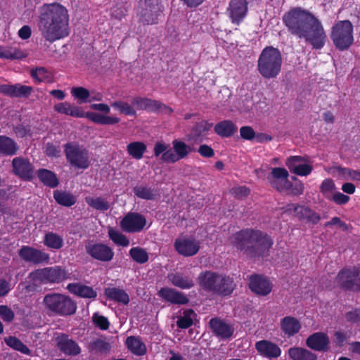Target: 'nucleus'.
<instances>
[{"label": "nucleus", "instance_id": "f257e3e1", "mask_svg": "<svg viewBox=\"0 0 360 360\" xmlns=\"http://www.w3.org/2000/svg\"><path fill=\"white\" fill-rule=\"evenodd\" d=\"M283 20L292 34L304 39L314 49H321L325 45L326 34L323 25L309 11L294 8L283 15Z\"/></svg>", "mask_w": 360, "mask_h": 360}, {"label": "nucleus", "instance_id": "f03ea898", "mask_svg": "<svg viewBox=\"0 0 360 360\" xmlns=\"http://www.w3.org/2000/svg\"><path fill=\"white\" fill-rule=\"evenodd\" d=\"M69 20L68 11L63 5L44 4L39 8L38 29L43 38L53 42L69 34Z\"/></svg>", "mask_w": 360, "mask_h": 360}, {"label": "nucleus", "instance_id": "7ed1b4c3", "mask_svg": "<svg viewBox=\"0 0 360 360\" xmlns=\"http://www.w3.org/2000/svg\"><path fill=\"white\" fill-rule=\"evenodd\" d=\"M231 243L251 257H263L271 248L273 242L259 231L244 230L233 235Z\"/></svg>", "mask_w": 360, "mask_h": 360}, {"label": "nucleus", "instance_id": "20e7f679", "mask_svg": "<svg viewBox=\"0 0 360 360\" xmlns=\"http://www.w3.org/2000/svg\"><path fill=\"white\" fill-rule=\"evenodd\" d=\"M29 278L33 283H59L67 278V273L61 266H54L32 271ZM35 289L34 284L20 283L18 287V296L20 298L26 297Z\"/></svg>", "mask_w": 360, "mask_h": 360}, {"label": "nucleus", "instance_id": "39448f33", "mask_svg": "<svg viewBox=\"0 0 360 360\" xmlns=\"http://www.w3.org/2000/svg\"><path fill=\"white\" fill-rule=\"evenodd\" d=\"M172 148L162 142L158 141L154 146V155L160 157V160L167 163H175L186 158L193 151L191 146L182 140L174 139L172 142Z\"/></svg>", "mask_w": 360, "mask_h": 360}, {"label": "nucleus", "instance_id": "423d86ee", "mask_svg": "<svg viewBox=\"0 0 360 360\" xmlns=\"http://www.w3.org/2000/svg\"><path fill=\"white\" fill-rule=\"evenodd\" d=\"M54 110L58 113L75 117H86L94 123L103 125H112L120 122V119L115 116L99 115V113L94 112H85L81 107L72 105L68 102L56 104Z\"/></svg>", "mask_w": 360, "mask_h": 360}, {"label": "nucleus", "instance_id": "0eeeda50", "mask_svg": "<svg viewBox=\"0 0 360 360\" xmlns=\"http://www.w3.org/2000/svg\"><path fill=\"white\" fill-rule=\"evenodd\" d=\"M282 58L280 51L274 47H266L262 51L257 64L261 75L267 79L276 77L281 72Z\"/></svg>", "mask_w": 360, "mask_h": 360}, {"label": "nucleus", "instance_id": "6e6552de", "mask_svg": "<svg viewBox=\"0 0 360 360\" xmlns=\"http://www.w3.org/2000/svg\"><path fill=\"white\" fill-rule=\"evenodd\" d=\"M43 304L49 312L61 316L73 314L77 309L76 304L69 297L58 293L45 295Z\"/></svg>", "mask_w": 360, "mask_h": 360}, {"label": "nucleus", "instance_id": "1a4fd4ad", "mask_svg": "<svg viewBox=\"0 0 360 360\" xmlns=\"http://www.w3.org/2000/svg\"><path fill=\"white\" fill-rule=\"evenodd\" d=\"M65 153L68 162L75 168L86 169L91 165L90 153L82 145L68 143L65 146Z\"/></svg>", "mask_w": 360, "mask_h": 360}, {"label": "nucleus", "instance_id": "9d476101", "mask_svg": "<svg viewBox=\"0 0 360 360\" xmlns=\"http://www.w3.org/2000/svg\"><path fill=\"white\" fill-rule=\"evenodd\" d=\"M330 37L340 50L348 49L353 43V25L349 20L338 21L332 28Z\"/></svg>", "mask_w": 360, "mask_h": 360}, {"label": "nucleus", "instance_id": "9b49d317", "mask_svg": "<svg viewBox=\"0 0 360 360\" xmlns=\"http://www.w3.org/2000/svg\"><path fill=\"white\" fill-rule=\"evenodd\" d=\"M336 285L347 290H360V269L356 267L342 269L336 276Z\"/></svg>", "mask_w": 360, "mask_h": 360}, {"label": "nucleus", "instance_id": "f8f14e48", "mask_svg": "<svg viewBox=\"0 0 360 360\" xmlns=\"http://www.w3.org/2000/svg\"><path fill=\"white\" fill-rule=\"evenodd\" d=\"M146 224V217L143 214L135 212H128L120 223L121 229L127 233L141 232Z\"/></svg>", "mask_w": 360, "mask_h": 360}, {"label": "nucleus", "instance_id": "ddd939ff", "mask_svg": "<svg viewBox=\"0 0 360 360\" xmlns=\"http://www.w3.org/2000/svg\"><path fill=\"white\" fill-rule=\"evenodd\" d=\"M160 12L158 0H144L139 8L140 20L147 24L156 23Z\"/></svg>", "mask_w": 360, "mask_h": 360}, {"label": "nucleus", "instance_id": "4468645a", "mask_svg": "<svg viewBox=\"0 0 360 360\" xmlns=\"http://www.w3.org/2000/svg\"><path fill=\"white\" fill-rule=\"evenodd\" d=\"M176 252L185 257L196 255L200 250V243L193 236H181L174 242Z\"/></svg>", "mask_w": 360, "mask_h": 360}, {"label": "nucleus", "instance_id": "2eb2a0df", "mask_svg": "<svg viewBox=\"0 0 360 360\" xmlns=\"http://www.w3.org/2000/svg\"><path fill=\"white\" fill-rule=\"evenodd\" d=\"M86 252L94 259L108 262L114 257L113 250L108 245L101 243H90L86 245Z\"/></svg>", "mask_w": 360, "mask_h": 360}, {"label": "nucleus", "instance_id": "dca6fc26", "mask_svg": "<svg viewBox=\"0 0 360 360\" xmlns=\"http://www.w3.org/2000/svg\"><path fill=\"white\" fill-rule=\"evenodd\" d=\"M285 164L291 172L299 176H307L312 171L311 162L300 156H292L288 158Z\"/></svg>", "mask_w": 360, "mask_h": 360}, {"label": "nucleus", "instance_id": "f3484780", "mask_svg": "<svg viewBox=\"0 0 360 360\" xmlns=\"http://www.w3.org/2000/svg\"><path fill=\"white\" fill-rule=\"evenodd\" d=\"M19 255L25 262L34 264L48 262L49 260L47 253L30 246H23L19 251Z\"/></svg>", "mask_w": 360, "mask_h": 360}, {"label": "nucleus", "instance_id": "a211bd4d", "mask_svg": "<svg viewBox=\"0 0 360 360\" xmlns=\"http://www.w3.org/2000/svg\"><path fill=\"white\" fill-rule=\"evenodd\" d=\"M288 172L285 168L275 167L272 169L269 181L273 187L279 191H285L290 188V182L288 179Z\"/></svg>", "mask_w": 360, "mask_h": 360}, {"label": "nucleus", "instance_id": "6ab92c4d", "mask_svg": "<svg viewBox=\"0 0 360 360\" xmlns=\"http://www.w3.org/2000/svg\"><path fill=\"white\" fill-rule=\"evenodd\" d=\"M220 281H221V276L210 271L203 273L199 276V283L205 289L213 292H229L231 288L230 286L226 289L217 286Z\"/></svg>", "mask_w": 360, "mask_h": 360}, {"label": "nucleus", "instance_id": "aec40b11", "mask_svg": "<svg viewBox=\"0 0 360 360\" xmlns=\"http://www.w3.org/2000/svg\"><path fill=\"white\" fill-rule=\"evenodd\" d=\"M14 174L24 179H30L33 176V167L27 159L15 158L12 161Z\"/></svg>", "mask_w": 360, "mask_h": 360}, {"label": "nucleus", "instance_id": "412c9836", "mask_svg": "<svg viewBox=\"0 0 360 360\" xmlns=\"http://www.w3.org/2000/svg\"><path fill=\"white\" fill-rule=\"evenodd\" d=\"M56 344L59 349L67 355H77L81 349L79 345L65 334H60L56 338Z\"/></svg>", "mask_w": 360, "mask_h": 360}, {"label": "nucleus", "instance_id": "4be33fe9", "mask_svg": "<svg viewBox=\"0 0 360 360\" xmlns=\"http://www.w3.org/2000/svg\"><path fill=\"white\" fill-rule=\"evenodd\" d=\"M327 172L341 180L360 181V172L357 170L334 166L328 169Z\"/></svg>", "mask_w": 360, "mask_h": 360}, {"label": "nucleus", "instance_id": "5701e85b", "mask_svg": "<svg viewBox=\"0 0 360 360\" xmlns=\"http://www.w3.org/2000/svg\"><path fill=\"white\" fill-rule=\"evenodd\" d=\"M250 288L259 295L269 294L272 288L271 284L266 278L260 276H252L250 278Z\"/></svg>", "mask_w": 360, "mask_h": 360}, {"label": "nucleus", "instance_id": "b1692460", "mask_svg": "<svg viewBox=\"0 0 360 360\" xmlns=\"http://www.w3.org/2000/svg\"><path fill=\"white\" fill-rule=\"evenodd\" d=\"M248 8L245 0H231L229 5L230 17L232 22L239 24L245 18Z\"/></svg>", "mask_w": 360, "mask_h": 360}, {"label": "nucleus", "instance_id": "393cba45", "mask_svg": "<svg viewBox=\"0 0 360 360\" xmlns=\"http://www.w3.org/2000/svg\"><path fill=\"white\" fill-rule=\"evenodd\" d=\"M158 295L163 300L175 304H184L188 299L184 293L169 288H163L158 292Z\"/></svg>", "mask_w": 360, "mask_h": 360}, {"label": "nucleus", "instance_id": "a878e982", "mask_svg": "<svg viewBox=\"0 0 360 360\" xmlns=\"http://www.w3.org/2000/svg\"><path fill=\"white\" fill-rule=\"evenodd\" d=\"M212 127V124L205 120L196 123L191 131L189 139L197 143L203 141Z\"/></svg>", "mask_w": 360, "mask_h": 360}, {"label": "nucleus", "instance_id": "bb28decb", "mask_svg": "<svg viewBox=\"0 0 360 360\" xmlns=\"http://www.w3.org/2000/svg\"><path fill=\"white\" fill-rule=\"evenodd\" d=\"M213 333L218 337L226 339L230 338L233 333L232 326L218 319H212L210 321Z\"/></svg>", "mask_w": 360, "mask_h": 360}, {"label": "nucleus", "instance_id": "cd10ccee", "mask_svg": "<svg viewBox=\"0 0 360 360\" xmlns=\"http://www.w3.org/2000/svg\"><path fill=\"white\" fill-rule=\"evenodd\" d=\"M288 210L300 219H307L313 224H316L320 220L317 214L303 206L291 205Z\"/></svg>", "mask_w": 360, "mask_h": 360}, {"label": "nucleus", "instance_id": "c85d7f7f", "mask_svg": "<svg viewBox=\"0 0 360 360\" xmlns=\"http://www.w3.org/2000/svg\"><path fill=\"white\" fill-rule=\"evenodd\" d=\"M255 347L262 355L269 358H276L281 354V349L276 345L266 340L257 342Z\"/></svg>", "mask_w": 360, "mask_h": 360}, {"label": "nucleus", "instance_id": "c756f323", "mask_svg": "<svg viewBox=\"0 0 360 360\" xmlns=\"http://www.w3.org/2000/svg\"><path fill=\"white\" fill-rule=\"evenodd\" d=\"M329 339L322 333H316L310 335L306 341L307 345L314 350L322 351L327 348Z\"/></svg>", "mask_w": 360, "mask_h": 360}, {"label": "nucleus", "instance_id": "7c9ffc66", "mask_svg": "<svg viewBox=\"0 0 360 360\" xmlns=\"http://www.w3.org/2000/svg\"><path fill=\"white\" fill-rule=\"evenodd\" d=\"M26 51L21 50L17 46H0V58L7 60L22 59L27 56Z\"/></svg>", "mask_w": 360, "mask_h": 360}, {"label": "nucleus", "instance_id": "2f4dec72", "mask_svg": "<svg viewBox=\"0 0 360 360\" xmlns=\"http://www.w3.org/2000/svg\"><path fill=\"white\" fill-rule=\"evenodd\" d=\"M167 278L173 285L181 289H190L194 285L192 278L181 273H170L168 274Z\"/></svg>", "mask_w": 360, "mask_h": 360}, {"label": "nucleus", "instance_id": "473e14b6", "mask_svg": "<svg viewBox=\"0 0 360 360\" xmlns=\"http://www.w3.org/2000/svg\"><path fill=\"white\" fill-rule=\"evenodd\" d=\"M67 288L71 293L84 298H95L97 295L91 287L81 283H70Z\"/></svg>", "mask_w": 360, "mask_h": 360}, {"label": "nucleus", "instance_id": "72a5a7b5", "mask_svg": "<svg viewBox=\"0 0 360 360\" xmlns=\"http://www.w3.org/2000/svg\"><path fill=\"white\" fill-rule=\"evenodd\" d=\"M281 327L282 331L290 337L300 331L301 324L297 319L292 316H286L282 319L281 322Z\"/></svg>", "mask_w": 360, "mask_h": 360}, {"label": "nucleus", "instance_id": "f704fd0d", "mask_svg": "<svg viewBox=\"0 0 360 360\" xmlns=\"http://www.w3.org/2000/svg\"><path fill=\"white\" fill-rule=\"evenodd\" d=\"M288 354L292 360H316V355L314 353L300 347L290 348Z\"/></svg>", "mask_w": 360, "mask_h": 360}, {"label": "nucleus", "instance_id": "c9c22d12", "mask_svg": "<svg viewBox=\"0 0 360 360\" xmlns=\"http://www.w3.org/2000/svg\"><path fill=\"white\" fill-rule=\"evenodd\" d=\"M105 295L109 300L127 304L129 302L128 294L122 289L117 288H108L105 290Z\"/></svg>", "mask_w": 360, "mask_h": 360}, {"label": "nucleus", "instance_id": "e433bc0d", "mask_svg": "<svg viewBox=\"0 0 360 360\" xmlns=\"http://www.w3.org/2000/svg\"><path fill=\"white\" fill-rule=\"evenodd\" d=\"M127 348L134 354L141 356L146 354V347L139 338L130 336L127 338Z\"/></svg>", "mask_w": 360, "mask_h": 360}, {"label": "nucleus", "instance_id": "4c0bfd02", "mask_svg": "<svg viewBox=\"0 0 360 360\" xmlns=\"http://www.w3.org/2000/svg\"><path fill=\"white\" fill-rule=\"evenodd\" d=\"M237 127L230 120H224L217 123L214 127L215 132L221 136L229 137L233 134Z\"/></svg>", "mask_w": 360, "mask_h": 360}, {"label": "nucleus", "instance_id": "58836bf2", "mask_svg": "<svg viewBox=\"0 0 360 360\" xmlns=\"http://www.w3.org/2000/svg\"><path fill=\"white\" fill-rule=\"evenodd\" d=\"M38 178L46 186L55 188L58 185V179L51 171L41 169L37 172Z\"/></svg>", "mask_w": 360, "mask_h": 360}, {"label": "nucleus", "instance_id": "ea45409f", "mask_svg": "<svg viewBox=\"0 0 360 360\" xmlns=\"http://www.w3.org/2000/svg\"><path fill=\"white\" fill-rule=\"evenodd\" d=\"M18 150V147L13 139L6 136H0V153L13 155Z\"/></svg>", "mask_w": 360, "mask_h": 360}, {"label": "nucleus", "instance_id": "a19ab883", "mask_svg": "<svg viewBox=\"0 0 360 360\" xmlns=\"http://www.w3.org/2000/svg\"><path fill=\"white\" fill-rule=\"evenodd\" d=\"M53 198L58 204L66 207H70L76 202L75 196L66 191H55Z\"/></svg>", "mask_w": 360, "mask_h": 360}, {"label": "nucleus", "instance_id": "79ce46f5", "mask_svg": "<svg viewBox=\"0 0 360 360\" xmlns=\"http://www.w3.org/2000/svg\"><path fill=\"white\" fill-rule=\"evenodd\" d=\"M134 192L137 197L144 200H153L158 195V192L155 188L143 185L134 187Z\"/></svg>", "mask_w": 360, "mask_h": 360}, {"label": "nucleus", "instance_id": "37998d69", "mask_svg": "<svg viewBox=\"0 0 360 360\" xmlns=\"http://www.w3.org/2000/svg\"><path fill=\"white\" fill-rule=\"evenodd\" d=\"M127 150L128 153L134 158L140 160L146 150V146L142 142L135 141L129 143Z\"/></svg>", "mask_w": 360, "mask_h": 360}, {"label": "nucleus", "instance_id": "c03bdc74", "mask_svg": "<svg viewBox=\"0 0 360 360\" xmlns=\"http://www.w3.org/2000/svg\"><path fill=\"white\" fill-rule=\"evenodd\" d=\"M31 76L38 82H51L53 80L52 74L42 67L32 70Z\"/></svg>", "mask_w": 360, "mask_h": 360}, {"label": "nucleus", "instance_id": "a18cd8bd", "mask_svg": "<svg viewBox=\"0 0 360 360\" xmlns=\"http://www.w3.org/2000/svg\"><path fill=\"white\" fill-rule=\"evenodd\" d=\"M129 255L134 261L139 264H144L148 261L149 256L147 251L140 247H134L129 250Z\"/></svg>", "mask_w": 360, "mask_h": 360}, {"label": "nucleus", "instance_id": "49530a36", "mask_svg": "<svg viewBox=\"0 0 360 360\" xmlns=\"http://www.w3.org/2000/svg\"><path fill=\"white\" fill-rule=\"evenodd\" d=\"M108 236L115 244L122 247H127L129 245V240L126 236L112 228L108 229Z\"/></svg>", "mask_w": 360, "mask_h": 360}, {"label": "nucleus", "instance_id": "de8ad7c7", "mask_svg": "<svg viewBox=\"0 0 360 360\" xmlns=\"http://www.w3.org/2000/svg\"><path fill=\"white\" fill-rule=\"evenodd\" d=\"M132 105L138 110H153L154 108L160 106L158 102L145 98H134Z\"/></svg>", "mask_w": 360, "mask_h": 360}, {"label": "nucleus", "instance_id": "09e8293b", "mask_svg": "<svg viewBox=\"0 0 360 360\" xmlns=\"http://www.w3.org/2000/svg\"><path fill=\"white\" fill-rule=\"evenodd\" d=\"M44 244L52 249H60L63 245V240L60 236L50 232L45 235Z\"/></svg>", "mask_w": 360, "mask_h": 360}, {"label": "nucleus", "instance_id": "8fccbe9b", "mask_svg": "<svg viewBox=\"0 0 360 360\" xmlns=\"http://www.w3.org/2000/svg\"><path fill=\"white\" fill-rule=\"evenodd\" d=\"M85 200L89 206L97 210L105 211L109 208L108 202L101 197H86Z\"/></svg>", "mask_w": 360, "mask_h": 360}, {"label": "nucleus", "instance_id": "3c124183", "mask_svg": "<svg viewBox=\"0 0 360 360\" xmlns=\"http://www.w3.org/2000/svg\"><path fill=\"white\" fill-rule=\"evenodd\" d=\"M5 342L7 345L22 354L27 355L31 354V351L29 348L15 337H8L5 339Z\"/></svg>", "mask_w": 360, "mask_h": 360}, {"label": "nucleus", "instance_id": "603ef678", "mask_svg": "<svg viewBox=\"0 0 360 360\" xmlns=\"http://www.w3.org/2000/svg\"><path fill=\"white\" fill-rule=\"evenodd\" d=\"M194 317L195 313L193 310L185 311L183 316L178 319L177 326L181 328H188L193 324Z\"/></svg>", "mask_w": 360, "mask_h": 360}, {"label": "nucleus", "instance_id": "864d4df0", "mask_svg": "<svg viewBox=\"0 0 360 360\" xmlns=\"http://www.w3.org/2000/svg\"><path fill=\"white\" fill-rule=\"evenodd\" d=\"M71 94L80 103L89 102L91 96V92L84 87H73L71 89Z\"/></svg>", "mask_w": 360, "mask_h": 360}, {"label": "nucleus", "instance_id": "5fc2aeb1", "mask_svg": "<svg viewBox=\"0 0 360 360\" xmlns=\"http://www.w3.org/2000/svg\"><path fill=\"white\" fill-rule=\"evenodd\" d=\"M111 106L126 115H134L136 110L129 103L123 101H115L111 103Z\"/></svg>", "mask_w": 360, "mask_h": 360}, {"label": "nucleus", "instance_id": "6e6d98bb", "mask_svg": "<svg viewBox=\"0 0 360 360\" xmlns=\"http://www.w3.org/2000/svg\"><path fill=\"white\" fill-rule=\"evenodd\" d=\"M335 184L330 179H325L321 185L320 189L323 195L328 200L335 191Z\"/></svg>", "mask_w": 360, "mask_h": 360}, {"label": "nucleus", "instance_id": "4d7b16f0", "mask_svg": "<svg viewBox=\"0 0 360 360\" xmlns=\"http://www.w3.org/2000/svg\"><path fill=\"white\" fill-rule=\"evenodd\" d=\"M32 88L28 86L21 85L19 84L12 85V96L13 97L27 96L30 94Z\"/></svg>", "mask_w": 360, "mask_h": 360}, {"label": "nucleus", "instance_id": "13d9d810", "mask_svg": "<svg viewBox=\"0 0 360 360\" xmlns=\"http://www.w3.org/2000/svg\"><path fill=\"white\" fill-rule=\"evenodd\" d=\"M92 320L94 323L101 330H106L109 327L110 323L108 319L98 313L94 314Z\"/></svg>", "mask_w": 360, "mask_h": 360}, {"label": "nucleus", "instance_id": "bf43d9fd", "mask_svg": "<svg viewBox=\"0 0 360 360\" xmlns=\"http://www.w3.org/2000/svg\"><path fill=\"white\" fill-rule=\"evenodd\" d=\"M229 285H230L231 288L229 290V292H217L219 294L223 295H229L233 291V290L234 288V284H233V280L229 277H226V276H221V281H220L218 283L217 286L221 287V288L226 289V288H227V287H229Z\"/></svg>", "mask_w": 360, "mask_h": 360}, {"label": "nucleus", "instance_id": "052dcab7", "mask_svg": "<svg viewBox=\"0 0 360 360\" xmlns=\"http://www.w3.org/2000/svg\"><path fill=\"white\" fill-rule=\"evenodd\" d=\"M328 200H332L337 205H342L347 204L349 201L350 198L340 191H335Z\"/></svg>", "mask_w": 360, "mask_h": 360}, {"label": "nucleus", "instance_id": "680f3d73", "mask_svg": "<svg viewBox=\"0 0 360 360\" xmlns=\"http://www.w3.org/2000/svg\"><path fill=\"white\" fill-rule=\"evenodd\" d=\"M0 317L5 322H11L14 318V313L8 306L0 305Z\"/></svg>", "mask_w": 360, "mask_h": 360}, {"label": "nucleus", "instance_id": "e2e57ef3", "mask_svg": "<svg viewBox=\"0 0 360 360\" xmlns=\"http://www.w3.org/2000/svg\"><path fill=\"white\" fill-rule=\"evenodd\" d=\"M240 134L241 138L248 141H252L255 138V132L254 129L249 126L242 127L240 129Z\"/></svg>", "mask_w": 360, "mask_h": 360}, {"label": "nucleus", "instance_id": "0e129e2a", "mask_svg": "<svg viewBox=\"0 0 360 360\" xmlns=\"http://www.w3.org/2000/svg\"><path fill=\"white\" fill-rule=\"evenodd\" d=\"M231 192L235 197L243 198L249 195L250 190L245 186H238L233 188Z\"/></svg>", "mask_w": 360, "mask_h": 360}, {"label": "nucleus", "instance_id": "69168bd1", "mask_svg": "<svg viewBox=\"0 0 360 360\" xmlns=\"http://www.w3.org/2000/svg\"><path fill=\"white\" fill-rule=\"evenodd\" d=\"M111 13L113 17L121 19L127 13V8L122 5H117L111 9Z\"/></svg>", "mask_w": 360, "mask_h": 360}, {"label": "nucleus", "instance_id": "338daca9", "mask_svg": "<svg viewBox=\"0 0 360 360\" xmlns=\"http://www.w3.org/2000/svg\"><path fill=\"white\" fill-rule=\"evenodd\" d=\"M90 108L94 110L103 112L102 115L109 116L108 114L110 111V108L108 105L105 103H92L90 105Z\"/></svg>", "mask_w": 360, "mask_h": 360}, {"label": "nucleus", "instance_id": "774afa93", "mask_svg": "<svg viewBox=\"0 0 360 360\" xmlns=\"http://www.w3.org/2000/svg\"><path fill=\"white\" fill-rule=\"evenodd\" d=\"M347 319L354 323L360 322V309H356L348 312Z\"/></svg>", "mask_w": 360, "mask_h": 360}]
</instances>
